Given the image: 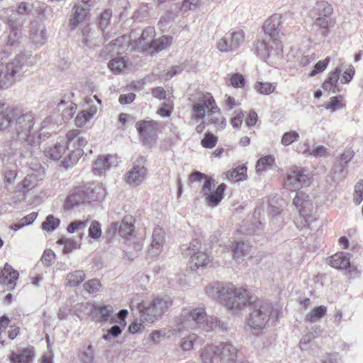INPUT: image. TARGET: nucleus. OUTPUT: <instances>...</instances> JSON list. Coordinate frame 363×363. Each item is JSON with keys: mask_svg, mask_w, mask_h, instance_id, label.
I'll return each instance as SVG.
<instances>
[{"mask_svg": "<svg viewBox=\"0 0 363 363\" xmlns=\"http://www.w3.org/2000/svg\"><path fill=\"white\" fill-rule=\"evenodd\" d=\"M283 23L280 13H274L267 18L263 25V29L267 38L258 41L257 54L263 60L267 61L269 57H279L283 51L281 41V30Z\"/></svg>", "mask_w": 363, "mask_h": 363, "instance_id": "f257e3e1", "label": "nucleus"}, {"mask_svg": "<svg viewBox=\"0 0 363 363\" xmlns=\"http://www.w3.org/2000/svg\"><path fill=\"white\" fill-rule=\"evenodd\" d=\"M218 296L220 301L234 315L240 313L247 306H251L256 301L247 289L233 284L223 287Z\"/></svg>", "mask_w": 363, "mask_h": 363, "instance_id": "f03ea898", "label": "nucleus"}, {"mask_svg": "<svg viewBox=\"0 0 363 363\" xmlns=\"http://www.w3.org/2000/svg\"><path fill=\"white\" fill-rule=\"evenodd\" d=\"M170 304L168 298L156 297L150 303H135L134 300H131L130 307L136 308L140 311L142 321L152 323L167 311Z\"/></svg>", "mask_w": 363, "mask_h": 363, "instance_id": "7ed1b4c3", "label": "nucleus"}, {"mask_svg": "<svg viewBox=\"0 0 363 363\" xmlns=\"http://www.w3.org/2000/svg\"><path fill=\"white\" fill-rule=\"evenodd\" d=\"M220 108L216 105L214 98L210 93L203 94L194 102L191 108V118L200 123L196 127L198 133L205 128L204 118L206 112L211 115L218 113Z\"/></svg>", "mask_w": 363, "mask_h": 363, "instance_id": "20e7f679", "label": "nucleus"}, {"mask_svg": "<svg viewBox=\"0 0 363 363\" xmlns=\"http://www.w3.org/2000/svg\"><path fill=\"white\" fill-rule=\"evenodd\" d=\"M15 131L18 139L30 147L40 145L39 135L33 131L35 123L32 113H25L16 117Z\"/></svg>", "mask_w": 363, "mask_h": 363, "instance_id": "39448f33", "label": "nucleus"}, {"mask_svg": "<svg viewBox=\"0 0 363 363\" xmlns=\"http://www.w3.org/2000/svg\"><path fill=\"white\" fill-rule=\"evenodd\" d=\"M27 59L26 54H21L6 65L0 63V90L6 89L12 86Z\"/></svg>", "mask_w": 363, "mask_h": 363, "instance_id": "423d86ee", "label": "nucleus"}, {"mask_svg": "<svg viewBox=\"0 0 363 363\" xmlns=\"http://www.w3.org/2000/svg\"><path fill=\"white\" fill-rule=\"evenodd\" d=\"M206 316V313L202 307L184 308L177 322V330L204 328Z\"/></svg>", "mask_w": 363, "mask_h": 363, "instance_id": "0eeeda50", "label": "nucleus"}, {"mask_svg": "<svg viewBox=\"0 0 363 363\" xmlns=\"http://www.w3.org/2000/svg\"><path fill=\"white\" fill-rule=\"evenodd\" d=\"M182 251L184 257H189V267L191 270L203 267L211 262L210 255L205 250H201V243L198 239L193 240L189 245H183Z\"/></svg>", "mask_w": 363, "mask_h": 363, "instance_id": "6e6552de", "label": "nucleus"}, {"mask_svg": "<svg viewBox=\"0 0 363 363\" xmlns=\"http://www.w3.org/2000/svg\"><path fill=\"white\" fill-rule=\"evenodd\" d=\"M293 205L299 212V218L295 221L296 227L300 230L309 227L310 224L315 220L312 215L313 206L309 196L302 191L296 193L293 200Z\"/></svg>", "mask_w": 363, "mask_h": 363, "instance_id": "1a4fd4ad", "label": "nucleus"}, {"mask_svg": "<svg viewBox=\"0 0 363 363\" xmlns=\"http://www.w3.org/2000/svg\"><path fill=\"white\" fill-rule=\"evenodd\" d=\"M252 311L247 320L249 327L254 330L264 328L273 312L271 303L255 301L252 305Z\"/></svg>", "mask_w": 363, "mask_h": 363, "instance_id": "9d476101", "label": "nucleus"}, {"mask_svg": "<svg viewBox=\"0 0 363 363\" xmlns=\"http://www.w3.org/2000/svg\"><path fill=\"white\" fill-rule=\"evenodd\" d=\"M79 133L80 131L77 129L67 133V145L72 146L74 150H70L68 153V158L65 157L62 161V165L65 168L73 166L84 153L82 147L86 145L87 140L83 137H79Z\"/></svg>", "mask_w": 363, "mask_h": 363, "instance_id": "9b49d317", "label": "nucleus"}, {"mask_svg": "<svg viewBox=\"0 0 363 363\" xmlns=\"http://www.w3.org/2000/svg\"><path fill=\"white\" fill-rule=\"evenodd\" d=\"M310 16L315 17L314 25L320 29H327L332 26L330 18L333 13V7L331 4L325 0H318L310 9Z\"/></svg>", "mask_w": 363, "mask_h": 363, "instance_id": "f8f14e48", "label": "nucleus"}, {"mask_svg": "<svg viewBox=\"0 0 363 363\" xmlns=\"http://www.w3.org/2000/svg\"><path fill=\"white\" fill-rule=\"evenodd\" d=\"M311 177L303 168L294 167L290 169L284 180V187L291 191H296L304 186H308Z\"/></svg>", "mask_w": 363, "mask_h": 363, "instance_id": "ddd939ff", "label": "nucleus"}, {"mask_svg": "<svg viewBox=\"0 0 363 363\" xmlns=\"http://www.w3.org/2000/svg\"><path fill=\"white\" fill-rule=\"evenodd\" d=\"M214 183V179L208 177L201 191V194L204 197L206 203L211 207H215L219 204L224 197V191L226 189V185L222 183L214 191H212V186Z\"/></svg>", "mask_w": 363, "mask_h": 363, "instance_id": "4468645a", "label": "nucleus"}, {"mask_svg": "<svg viewBox=\"0 0 363 363\" xmlns=\"http://www.w3.org/2000/svg\"><path fill=\"white\" fill-rule=\"evenodd\" d=\"M145 164V158L142 156L138 157L133 162L130 169L125 175L126 183L134 186L140 185L147 174V169Z\"/></svg>", "mask_w": 363, "mask_h": 363, "instance_id": "2eb2a0df", "label": "nucleus"}, {"mask_svg": "<svg viewBox=\"0 0 363 363\" xmlns=\"http://www.w3.org/2000/svg\"><path fill=\"white\" fill-rule=\"evenodd\" d=\"M219 359L222 363H235L238 357V348L229 342H222L218 345Z\"/></svg>", "mask_w": 363, "mask_h": 363, "instance_id": "dca6fc26", "label": "nucleus"}, {"mask_svg": "<svg viewBox=\"0 0 363 363\" xmlns=\"http://www.w3.org/2000/svg\"><path fill=\"white\" fill-rule=\"evenodd\" d=\"M165 234V231L160 226L154 228L151 238L150 254L157 256L162 253L166 242Z\"/></svg>", "mask_w": 363, "mask_h": 363, "instance_id": "f3484780", "label": "nucleus"}, {"mask_svg": "<svg viewBox=\"0 0 363 363\" xmlns=\"http://www.w3.org/2000/svg\"><path fill=\"white\" fill-rule=\"evenodd\" d=\"M67 141L61 140L57 142L55 145L46 148L44 150L45 155L52 160H59L60 159L68 158L69 150ZM64 160H62L63 161Z\"/></svg>", "mask_w": 363, "mask_h": 363, "instance_id": "a211bd4d", "label": "nucleus"}, {"mask_svg": "<svg viewBox=\"0 0 363 363\" xmlns=\"http://www.w3.org/2000/svg\"><path fill=\"white\" fill-rule=\"evenodd\" d=\"M91 6V4H86L83 1L74 6L69 20L70 24L73 28L77 27V26L85 19Z\"/></svg>", "mask_w": 363, "mask_h": 363, "instance_id": "6ab92c4d", "label": "nucleus"}, {"mask_svg": "<svg viewBox=\"0 0 363 363\" xmlns=\"http://www.w3.org/2000/svg\"><path fill=\"white\" fill-rule=\"evenodd\" d=\"M18 276V272L6 263L1 272L0 284L6 286L7 289L13 290L16 286V281Z\"/></svg>", "mask_w": 363, "mask_h": 363, "instance_id": "aec40b11", "label": "nucleus"}, {"mask_svg": "<svg viewBox=\"0 0 363 363\" xmlns=\"http://www.w3.org/2000/svg\"><path fill=\"white\" fill-rule=\"evenodd\" d=\"M117 162L116 157L112 155H100L93 164L94 174H103Z\"/></svg>", "mask_w": 363, "mask_h": 363, "instance_id": "412c9836", "label": "nucleus"}, {"mask_svg": "<svg viewBox=\"0 0 363 363\" xmlns=\"http://www.w3.org/2000/svg\"><path fill=\"white\" fill-rule=\"evenodd\" d=\"M88 199L83 187L72 189L65 202V208L69 210Z\"/></svg>", "mask_w": 363, "mask_h": 363, "instance_id": "4be33fe9", "label": "nucleus"}, {"mask_svg": "<svg viewBox=\"0 0 363 363\" xmlns=\"http://www.w3.org/2000/svg\"><path fill=\"white\" fill-rule=\"evenodd\" d=\"M201 363H218L219 359L218 346L207 345L200 351Z\"/></svg>", "mask_w": 363, "mask_h": 363, "instance_id": "5701e85b", "label": "nucleus"}, {"mask_svg": "<svg viewBox=\"0 0 363 363\" xmlns=\"http://www.w3.org/2000/svg\"><path fill=\"white\" fill-rule=\"evenodd\" d=\"M233 259L238 262H242L245 257H250V247L244 242H233L231 245Z\"/></svg>", "mask_w": 363, "mask_h": 363, "instance_id": "b1692460", "label": "nucleus"}, {"mask_svg": "<svg viewBox=\"0 0 363 363\" xmlns=\"http://www.w3.org/2000/svg\"><path fill=\"white\" fill-rule=\"evenodd\" d=\"M138 131L144 140L152 138L156 132V123L153 121H143L135 125Z\"/></svg>", "mask_w": 363, "mask_h": 363, "instance_id": "393cba45", "label": "nucleus"}, {"mask_svg": "<svg viewBox=\"0 0 363 363\" xmlns=\"http://www.w3.org/2000/svg\"><path fill=\"white\" fill-rule=\"evenodd\" d=\"M327 263L337 269H346L350 266V259L344 252H338L327 259Z\"/></svg>", "mask_w": 363, "mask_h": 363, "instance_id": "a878e982", "label": "nucleus"}, {"mask_svg": "<svg viewBox=\"0 0 363 363\" xmlns=\"http://www.w3.org/2000/svg\"><path fill=\"white\" fill-rule=\"evenodd\" d=\"M96 310L97 306L90 302L77 303L74 307L75 314L81 320L84 318H88L96 312Z\"/></svg>", "mask_w": 363, "mask_h": 363, "instance_id": "bb28decb", "label": "nucleus"}, {"mask_svg": "<svg viewBox=\"0 0 363 363\" xmlns=\"http://www.w3.org/2000/svg\"><path fill=\"white\" fill-rule=\"evenodd\" d=\"M155 29L153 27H147L143 30L140 37L136 41V45L141 50H147L155 37Z\"/></svg>", "mask_w": 363, "mask_h": 363, "instance_id": "cd10ccee", "label": "nucleus"}, {"mask_svg": "<svg viewBox=\"0 0 363 363\" xmlns=\"http://www.w3.org/2000/svg\"><path fill=\"white\" fill-rule=\"evenodd\" d=\"M30 39L37 47L43 45L46 40V33L44 26H33L30 30Z\"/></svg>", "mask_w": 363, "mask_h": 363, "instance_id": "c85d7f7f", "label": "nucleus"}, {"mask_svg": "<svg viewBox=\"0 0 363 363\" xmlns=\"http://www.w3.org/2000/svg\"><path fill=\"white\" fill-rule=\"evenodd\" d=\"M206 331L220 330L221 331H226L228 330V324L225 322L221 321L216 317L206 316L204 322V328H201Z\"/></svg>", "mask_w": 363, "mask_h": 363, "instance_id": "c756f323", "label": "nucleus"}, {"mask_svg": "<svg viewBox=\"0 0 363 363\" xmlns=\"http://www.w3.org/2000/svg\"><path fill=\"white\" fill-rule=\"evenodd\" d=\"M8 24L11 30L7 37L6 46H13L18 43L19 39V28L21 23L13 21V18H8Z\"/></svg>", "mask_w": 363, "mask_h": 363, "instance_id": "7c9ffc66", "label": "nucleus"}, {"mask_svg": "<svg viewBox=\"0 0 363 363\" xmlns=\"http://www.w3.org/2000/svg\"><path fill=\"white\" fill-rule=\"evenodd\" d=\"M134 230L133 218L131 216H125L119 227V233L121 237L129 239Z\"/></svg>", "mask_w": 363, "mask_h": 363, "instance_id": "2f4dec72", "label": "nucleus"}, {"mask_svg": "<svg viewBox=\"0 0 363 363\" xmlns=\"http://www.w3.org/2000/svg\"><path fill=\"white\" fill-rule=\"evenodd\" d=\"M42 179L43 177L39 174L35 172L28 174L22 182L23 193H26L37 186Z\"/></svg>", "mask_w": 363, "mask_h": 363, "instance_id": "473e14b6", "label": "nucleus"}, {"mask_svg": "<svg viewBox=\"0 0 363 363\" xmlns=\"http://www.w3.org/2000/svg\"><path fill=\"white\" fill-rule=\"evenodd\" d=\"M226 179L233 182H238L246 179L247 167L244 165L239 166L225 173Z\"/></svg>", "mask_w": 363, "mask_h": 363, "instance_id": "72a5a7b5", "label": "nucleus"}, {"mask_svg": "<svg viewBox=\"0 0 363 363\" xmlns=\"http://www.w3.org/2000/svg\"><path fill=\"white\" fill-rule=\"evenodd\" d=\"M17 116V111L11 110L8 114L0 117V130L3 133H9L11 131L12 124L13 123V119Z\"/></svg>", "mask_w": 363, "mask_h": 363, "instance_id": "f704fd0d", "label": "nucleus"}, {"mask_svg": "<svg viewBox=\"0 0 363 363\" xmlns=\"http://www.w3.org/2000/svg\"><path fill=\"white\" fill-rule=\"evenodd\" d=\"M33 356L30 350L23 349L19 353L13 352L10 356V362L11 363H29Z\"/></svg>", "mask_w": 363, "mask_h": 363, "instance_id": "c9c22d12", "label": "nucleus"}, {"mask_svg": "<svg viewBox=\"0 0 363 363\" xmlns=\"http://www.w3.org/2000/svg\"><path fill=\"white\" fill-rule=\"evenodd\" d=\"M82 42L84 46L94 48L99 43V39L94 36L91 28L86 26L82 30Z\"/></svg>", "mask_w": 363, "mask_h": 363, "instance_id": "e433bc0d", "label": "nucleus"}, {"mask_svg": "<svg viewBox=\"0 0 363 363\" xmlns=\"http://www.w3.org/2000/svg\"><path fill=\"white\" fill-rule=\"evenodd\" d=\"M85 274L82 270L69 273L66 277L65 285L71 287L77 286L85 279Z\"/></svg>", "mask_w": 363, "mask_h": 363, "instance_id": "4c0bfd02", "label": "nucleus"}, {"mask_svg": "<svg viewBox=\"0 0 363 363\" xmlns=\"http://www.w3.org/2000/svg\"><path fill=\"white\" fill-rule=\"evenodd\" d=\"M274 164V158L272 155L261 157L256 164V171L259 174H262L267 169L271 168Z\"/></svg>", "mask_w": 363, "mask_h": 363, "instance_id": "58836bf2", "label": "nucleus"}, {"mask_svg": "<svg viewBox=\"0 0 363 363\" xmlns=\"http://www.w3.org/2000/svg\"><path fill=\"white\" fill-rule=\"evenodd\" d=\"M229 38H230L231 45L233 50L237 49L239 45L243 43L245 33L241 29H233L228 32Z\"/></svg>", "mask_w": 363, "mask_h": 363, "instance_id": "ea45409f", "label": "nucleus"}, {"mask_svg": "<svg viewBox=\"0 0 363 363\" xmlns=\"http://www.w3.org/2000/svg\"><path fill=\"white\" fill-rule=\"evenodd\" d=\"M327 312V308L325 306H320L314 308L310 313L306 315V320L311 323L316 322L325 316Z\"/></svg>", "mask_w": 363, "mask_h": 363, "instance_id": "a19ab883", "label": "nucleus"}, {"mask_svg": "<svg viewBox=\"0 0 363 363\" xmlns=\"http://www.w3.org/2000/svg\"><path fill=\"white\" fill-rule=\"evenodd\" d=\"M172 38L170 36H162L158 39L153 40L149 48L156 51H161L166 49L172 44Z\"/></svg>", "mask_w": 363, "mask_h": 363, "instance_id": "79ce46f5", "label": "nucleus"}, {"mask_svg": "<svg viewBox=\"0 0 363 363\" xmlns=\"http://www.w3.org/2000/svg\"><path fill=\"white\" fill-rule=\"evenodd\" d=\"M108 67L116 74H119L127 67V62L123 57L112 59L108 63Z\"/></svg>", "mask_w": 363, "mask_h": 363, "instance_id": "37998d69", "label": "nucleus"}, {"mask_svg": "<svg viewBox=\"0 0 363 363\" xmlns=\"http://www.w3.org/2000/svg\"><path fill=\"white\" fill-rule=\"evenodd\" d=\"M277 87L275 83L258 82L255 84L256 91L264 95H269L273 93Z\"/></svg>", "mask_w": 363, "mask_h": 363, "instance_id": "c03bdc74", "label": "nucleus"}, {"mask_svg": "<svg viewBox=\"0 0 363 363\" xmlns=\"http://www.w3.org/2000/svg\"><path fill=\"white\" fill-rule=\"evenodd\" d=\"M228 36V33L217 41L216 48L219 51L222 52H229L234 50L231 45L230 38Z\"/></svg>", "mask_w": 363, "mask_h": 363, "instance_id": "a18cd8bd", "label": "nucleus"}, {"mask_svg": "<svg viewBox=\"0 0 363 363\" xmlns=\"http://www.w3.org/2000/svg\"><path fill=\"white\" fill-rule=\"evenodd\" d=\"M60 224V220L52 215L47 216L45 220L42 223V228L48 232L55 230Z\"/></svg>", "mask_w": 363, "mask_h": 363, "instance_id": "49530a36", "label": "nucleus"}, {"mask_svg": "<svg viewBox=\"0 0 363 363\" xmlns=\"http://www.w3.org/2000/svg\"><path fill=\"white\" fill-rule=\"evenodd\" d=\"M199 338L195 333H191L182 339L181 347L184 351H190L193 349L194 343Z\"/></svg>", "mask_w": 363, "mask_h": 363, "instance_id": "de8ad7c7", "label": "nucleus"}, {"mask_svg": "<svg viewBox=\"0 0 363 363\" xmlns=\"http://www.w3.org/2000/svg\"><path fill=\"white\" fill-rule=\"evenodd\" d=\"M57 243L61 245H64L62 251L65 254L70 253L77 247V243L74 240L67 238H60L57 241Z\"/></svg>", "mask_w": 363, "mask_h": 363, "instance_id": "09e8293b", "label": "nucleus"}, {"mask_svg": "<svg viewBox=\"0 0 363 363\" xmlns=\"http://www.w3.org/2000/svg\"><path fill=\"white\" fill-rule=\"evenodd\" d=\"M228 84L235 88H242L245 85V79L242 74L235 73L228 74Z\"/></svg>", "mask_w": 363, "mask_h": 363, "instance_id": "8fccbe9b", "label": "nucleus"}, {"mask_svg": "<svg viewBox=\"0 0 363 363\" xmlns=\"http://www.w3.org/2000/svg\"><path fill=\"white\" fill-rule=\"evenodd\" d=\"M209 123L213 124L218 129H223L226 125L225 118L221 115L220 112L211 115Z\"/></svg>", "mask_w": 363, "mask_h": 363, "instance_id": "3c124183", "label": "nucleus"}, {"mask_svg": "<svg viewBox=\"0 0 363 363\" xmlns=\"http://www.w3.org/2000/svg\"><path fill=\"white\" fill-rule=\"evenodd\" d=\"M342 97L341 96L330 98V101L325 104V108L331 111H335L343 108L342 103Z\"/></svg>", "mask_w": 363, "mask_h": 363, "instance_id": "603ef678", "label": "nucleus"}, {"mask_svg": "<svg viewBox=\"0 0 363 363\" xmlns=\"http://www.w3.org/2000/svg\"><path fill=\"white\" fill-rule=\"evenodd\" d=\"M30 9L28 7L26 3L22 2L19 4L17 11H11L12 13L8 18H13V21L18 22V17L28 13Z\"/></svg>", "mask_w": 363, "mask_h": 363, "instance_id": "864d4df0", "label": "nucleus"}, {"mask_svg": "<svg viewBox=\"0 0 363 363\" xmlns=\"http://www.w3.org/2000/svg\"><path fill=\"white\" fill-rule=\"evenodd\" d=\"M217 142L218 138L216 136L212 133H207L201 140V144L205 148H213L216 145Z\"/></svg>", "mask_w": 363, "mask_h": 363, "instance_id": "5fc2aeb1", "label": "nucleus"}, {"mask_svg": "<svg viewBox=\"0 0 363 363\" xmlns=\"http://www.w3.org/2000/svg\"><path fill=\"white\" fill-rule=\"evenodd\" d=\"M84 287L89 294H94L100 291L101 284L96 279H93L84 283Z\"/></svg>", "mask_w": 363, "mask_h": 363, "instance_id": "6e6d98bb", "label": "nucleus"}, {"mask_svg": "<svg viewBox=\"0 0 363 363\" xmlns=\"http://www.w3.org/2000/svg\"><path fill=\"white\" fill-rule=\"evenodd\" d=\"M299 138V135L296 131H289L285 133L281 138V144L288 146Z\"/></svg>", "mask_w": 363, "mask_h": 363, "instance_id": "4d7b16f0", "label": "nucleus"}, {"mask_svg": "<svg viewBox=\"0 0 363 363\" xmlns=\"http://www.w3.org/2000/svg\"><path fill=\"white\" fill-rule=\"evenodd\" d=\"M200 5V0H184L179 10L184 12L195 11Z\"/></svg>", "mask_w": 363, "mask_h": 363, "instance_id": "13d9d810", "label": "nucleus"}, {"mask_svg": "<svg viewBox=\"0 0 363 363\" xmlns=\"http://www.w3.org/2000/svg\"><path fill=\"white\" fill-rule=\"evenodd\" d=\"M88 223L87 220H75L72 222L67 227V231L69 233H74V232L82 230L85 228Z\"/></svg>", "mask_w": 363, "mask_h": 363, "instance_id": "bf43d9fd", "label": "nucleus"}, {"mask_svg": "<svg viewBox=\"0 0 363 363\" xmlns=\"http://www.w3.org/2000/svg\"><path fill=\"white\" fill-rule=\"evenodd\" d=\"M91 118L89 117V113L82 111L79 112L76 118H75V124L78 127H83L85 125Z\"/></svg>", "mask_w": 363, "mask_h": 363, "instance_id": "052dcab7", "label": "nucleus"}, {"mask_svg": "<svg viewBox=\"0 0 363 363\" xmlns=\"http://www.w3.org/2000/svg\"><path fill=\"white\" fill-rule=\"evenodd\" d=\"M89 235L94 239H97L101 235L100 224L97 221H93L89 228Z\"/></svg>", "mask_w": 363, "mask_h": 363, "instance_id": "680f3d73", "label": "nucleus"}, {"mask_svg": "<svg viewBox=\"0 0 363 363\" xmlns=\"http://www.w3.org/2000/svg\"><path fill=\"white\" fill-rule=\"evenodd\" d=\"M363 200V181L359 182L355 185L354 201L357 205H359Z\"/></svg>", "mask_w": 363, "mask_h": 363, "instance_id": "e2e57ef3", "label": "nucleus"}, {"mask_svg": "<svg viewBox=\"0 0 363 363\" xmlns=\"http://www.w3.org/2000/svg\"><path fill=\"white\" fill-rule=\"evenodd\" d=\"M55 257V253L51 250H47L41 257V262L45 266L50 267L54 262Z\"/></svg>", "mask_w": 363, "mask_h": 363, "instance_id": "0e129e2a", "label": "nucleus"}, {"mask_svg": "<svg viewBox=\"0 0 363 363\" xmlns=\"http://www.w3.org/2000/svg\"><path fill=\"white\" fill-rule=\"evenodd\" d=\"M354 74V68L352 65H350L342 73L340 77V82L342 84L349 83Z\"/></svg>", "mask_w": 363, "mask_h": 363, "instance_id": "69168bd1", "label": "nucleus"}, {"mask_svg": "<svg viewBox=\"0 0 363 363\" xmlns=\"http://www.w3.org/2000/svg\"><path fill=\"white\" fill-rule=\"evenodd\" d=\"M112 16V12L109 9L105 10L100 16L99 26L100 28L104 30L108 25L109 20Z\"/></svg>", "mask_w": 363, "mask_h": 363, "instance_id": "338daca9", "label": "nucleus"}, {"mask_svg": "<svg viewBox=\"0 0 363 363\" xmlns=\"http://www.w3.org/2000/svg\"><path fill=\"white\" fill-rule=\"evenodd\" d=\"M122 330L121 327L118 325H113L109 330H108L107 333L103 335V339L109 341L112 337H117L121 333Z\"/></svg>", "mask_w": 363, "mask_h": 363, "instance_id": "774afa93", "label": "nucleus"}]
</instances>
